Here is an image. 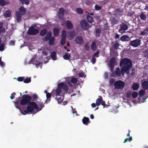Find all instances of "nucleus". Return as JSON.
I'll return each instance as SVG.
<instances>
[{
	"label": "nucleus",
	"instance_id": "f257e3e1",
	"mask_svg": "<svg viewBox=\"0 0 148 148\" xmlns=\"http://www.w3.org/2000/svg\"><path fill=\"white\" fill-rule=\"evenodd\" d=\"M123 67L121 69V74L123 75V73H126L129 74L130 70L132 67V62L130 59L128 58H124L121 60V66Z\"/></svg>",
	"mask_w": 148,
	"mask_h": 148
},
{
	"label": "nucleus",
	"instance_id": "f03ea898",
	"mask_svg": "<svg viewBox=\"0 0 148 148\" xmlns=\"http://www.w3.org/2000/svg\"><path fill=\"white\" fill-rule=\"evenodd\" d=\"M69 88L68 86L63 82H62L58 85L57 88L56 90V95L59 96L62 91L65 92H68Z\"/></svg>",
	"mask_w": 148,
	"mask_h": 148
},
{
	"label": "nucleus",
	"instance_id": "7ed1b4c3",
	"mask_svg": "<svg viewBox=\"0 0 148 148\" xmlns=\"http://www.w3.org/2000/svg\"><path fill=\"white\" fill-rule=\"evenodd\" d=\"M23 99L21 100L20 102L21 105H24L25 104H28L31 101H34V100L32 99V97L30 95H24L22 96Z\"/></svg>",
	"mask_w": 148,
	"mask_h": 148
},
{
	"label": "nucleus",
	"instance_id": "20e7f679",
	"mask_svg": "<svg viewBox=\"0 0 148 148\" xmlns=\"http://www.w3.org/2000/svg\"><path fill=\"white\" fill-rule=\"evenodd\" d=\"M28 105L27 107V110L29 112H32L34 109L36 110V109H37V104L34 102L31 101Z\"/></svg>",
	"mask_w": 148,
	"mask_h": 148
},
{
	"label": "nucleus",
	"instance_id": "39448f33",
	"mask_svg": "<svg viewBox=\"0 0 148 148\" xmlns=\"http://www.w3.org/2000/svg\"><path fill=\"white\" fill-rule=\"evenodd\" d=\"M80 25L82 29L84 30H87L90 27V25L85 20H83L80 21Z\"/></svg>",
	"mask_w": 148,
	"mask_h": 148
},
{
	"label": "nucleus",
	"instance_id": "423d86ee",
	"mask_svg": "<svg viewBox=\"0 0 148 148\" xmlns=\"http://www.w3.org/2000/svg\"><path fill=\"white\" fill-rule=\"evenodd\" d=\"M39 32V31L38 29L34 28L32 27H30L28 30L27 33L29 35H35Z\"/></svg>",
	"mask_w": 148,
	"mask_h": 148
},
{
	"label": "nucleus",
	"instance_id": "0eeeda50",
	"mask_svg": "<svg viewBox=\"0 0 148 148\" xmlns=\"http://www.w3.org/2000/svg\"><path fill=\"white\" fill-rule=\"evenodd\" d=\"M115 62V58L114 57L112 58L110 60L109 62V67L110 68L111 71H114V68Z\"/></svg>",
	"mask_w": 148,
	"mask_h": 148
},
{
	"label": "nucleus",
	"instance_id": "6e6552de",
	"mask_svg": "<svg viewBox=\"0 0 148 148\" xmlns=\"http://www.w3.org/2000/svg\"><path fill=\"white\" fill-rule=\"evenodd\" d=\"M29 63L33 64H35L36 66V67L37 68H38L39 67L40 64V63L36 61V58H32V60L29 61Z\"/></svg>",
	"mask_w": 148,
	"mask_h": 148
},
{
	"label": "nucleus",
	"instance_id": "1a4fd4ad",
	"mask_svg": "<svg viewBox=\"0 0 148 148\" xmlns=\"http://www.w3.org/2000/svg\"><path fill=\"white\" fill-rule=\"evenodd\" d=\"M140 40L138 39H136L132 41L130 45L135 47H136L140 44Z\"/></svg>",
	"mask_w": 148,
	"mask_h": 148
},
{
	"label": "nucleus",
	"instance_id": "9d476101",
	"mask_svg": "<svg viewBox=\"0 0 148 148\" xmlns=\"http://www.w3.org/2000/svg\"><path fill=\"white\" fill-rule=\"evenodd\" d=\"M24 43L27 45L30 44L34 38H23Z\"/></svg>",
	"mask_w": 148,
	"mask_h": 148
},
{
	"label": "nucleus",
	"instance_id": "9b49d317",
	"mask_svg": "<svg viewBox=\"0 0 148 148\" xmlns=\"http://www.w3.org/2000/svg\"><path fill=\"white\" fill-rule=\"evenodd\" d=\"M41 100H40L39 103H38V106L37 105V109H36L37 111L38 112L41 110L42 108L44 107V103H43L41 101Z\"/></svg>",
	"mask_w": 148,
	"mask_h": 148
},
{
	"label": "nucleus",
	"instance_id": "f8f14e48",
	"mask_svg": "<svg viewBox=\"0 0 148 148\" xmlns=\"http://www.w3.org/2000/svg\"><path fill=\"white\" fill-rule=\"evenodd\" d=\"M128 28V26L125 23H122V26H121V33H124L127 29Z\"/></svg>",
	"mask_w": 148,
	"mask_h": 148
},
{
	"label": "nucleus",
	"instance_id": "ddd939ff",
	"mask_svg": "<svg viewBox=\"0 0 148 148\" xmlns=\"http://www.w3.org/2000/svg\"><path fill=\"white\" fill-rule=\"evenodd\" d=\"M16 12H18L19 14L23 15L25 14L26 11L23 7L21 6L19 8V11H17Z\"/></svg>",
	"mask_w": 148,
	"mask_h": 148
},
{
	"label": "nucleus",
	"instance_id": "4468645a",
	"mask_svg": "<svg viewBox=\"0 0 148 148\" xmlns=\"http://www.w3.org/2000/svg\"><path fill=\"white\" fill-rule=\"evenodd\" d=\"M22 16V15L19 14L18 12H16V18L17 22L19 23L21 21Z\"/></svg>",
	"mask_w": 148,
	"mask_h": 148
},
{
	"label": "nucleus",
	"instance_id": "2eb2a0df",
	"mask_svg": "<svg viewBox=\"0 0 148 148\" xmlns=\"http://www.w3.org/2000/svg\"><path fill=\"white\" fill-rule=\"evenodd\" d=\"M83 123L86 125H87L90 123L89 119L87 117H84L82 119Z\"/></svg>",
	"mask_w": 148,
	"mask_h": 148
},
{
	"label": "nucleus",
	"instance_id": "dca6fc26",
	"mask_svg": "<svg viewBox=\"0 0 148 148\" xmlns=\"http://www.w3.org/2000/svg\"><path fill=\"white\" fill-rule=\"evenodd\" d=\"M75 41L77 43L80 45L83 44L84 42L82 38H75Z\"/></svg>",
	"mask_w": 148,
	"mask_h": 148
},
{
	"label": "nucleus",
	"instance_id": "f3484780",
	"mask_svg": "<svg viewBox=\"0 0 148 148\" xmlns=\"http://www.w3.org/2000/svg\"><path fill=\"white\" fill-rule=\"evenodd\" d=\"M140 86V84L138 83H134L133 84L132 88L133 90H137Z\"/></svg>",
	"mask_w": 148,
	"mask_h": 148
},
{
	"label": "nucleus",
	"instance_id": "a211bd4d",
	"mask_svg": "<svg viewBox=\"0 0 148 148\" xmlns=\"http://www.w3.org/2000/svg\"><path fill=\"white\" fill-rule=\"evenodd\" d=\"M114 85L115 89H120V80L115 82Z\"/></svg>",
	"mask_w": 148,
	"mask_h": 148
},
{
	"label": "nucleus",
	"instance_id": "6ab92c4d",
	"mask_svg": "<svg viewBox=\"0 0 148 148\" xmlns=\"http://www.w3.org/2000/svg\"><path fill=\"white\" fill-rule=\"evenodd\" d=\"M66 26L67 29H71L73 27V25L70 21H67L66 22Z\"/></svg>",
	"mask_w": 148,
	"mask_h": 148
},
{
	"label": "nucleus",
	"instance_id": "aec40b11",
	"mask_svg": "<svg viewBox=\"0 0 148 148\" xmlns=\"http://www.w3.org/2000/svg\"><path fill=\"white\" fill-rule=\"evenodd\" d=\"M142 86L143 89H148V81H145L142 83Z\"/></svg>",
	"mask_w": 148,
	"mask_h": 148
},
{
	"label": "nucleus",
	"instance_id": "412c9836",
	"mask_svg": "<svg viewBox=\"0 0 148 148\" xmlns=\"http://www.w3.org/2000/svg\"><path fill=\"white\" fill-rule=\"evenodd\" d=\"M47 31L46 29H43L40 32V35L41 36H43L46 35Z\"/></svg>",
	"mask_w": 148,
	"mask_h": 148
},
{
	"label": "nucleus",
	"instance_id": "4be33fe9",
	"mask_svg": "<svg viewBox=\"0 0 148 148\" xmlns=\"http://www.w3.org/2000/svg\"><path fill=\"white\" fill-rule=\"evenodd\" d=\"M145 93V91L144 90L142 89L140 90L139 92L140 97H138V99L139 100H141L142 96L144 95Z\"/></svg>",
	"mask_w": 148,
	"mask_h": 148
},
{
	"label": "nucleus",
	"instance_id": "5701e85b",
	"mask_svg": "<svg viewBox=\"0 0 148 148\" xmlns=\"http://www.w3.org/2000/svg\"><path fill=\"white\" fill-rule=\"evenodd\" d=\"M53 33L54 36H58L59 34V29L57 28H54L53 29Z\"/></svg>",
	"mask_w": 148,
	"mask_h": 148
},
{
	"label": "nucleus",
	"instance_id": "b1692460",
	"mask_svg": "<svg viewBox=\"0 0 148 148\" xmlns=\"http://www.w3.org/2000/svg\"><path fill=\"white\" fill-rule=\"evenodd\" d=\"M71 54L67 52L65 53V54L63 56V58L66 60H69L70 58Z\"/></svg>",
	"mask_w": 148,
	"mask_h": 148
},
{
	"label": "nucleus",
	"instance_id": "393cba45",
	"mask_svg": "<svg viewBox=\"0 0 148 148\" xmlns=\"http://www.w3.org/2000/svg\"><path fill=\"white\" fill-rule=\"evenodd\" d=\"M20 98L18 97L16 99V101H14V102L15 103V106L16 107L18 108V109L20 110V106H19L18 105V102H19V100L20 99Z\"/></svg>",
	"mask_w": 148,
	"mask_h": 148
},
{
	"label": "nucleus",
	"instance_id": "a878e982",
	"mask_svg": "<svg viewBox=\"0 0 148 148\" xmlns=\"http://www.w3.org/2000/svg\"><path fill=\"white\" fill-rule=\"evenodd\" d=\"M86 18L87 20L90 23H91L93 22V17L91 16L90 15L87 14L86 15Z\"/></svg>",
	"mask_w": 148,
	"mask_h": 148
},
{
	"label": "nucleus",
	"instance_id": "bb28decb",
	"mask_svg": "<svg viewBox=\"0 0 148 148\" xmlns=\"http://www.w3.org/2000/svg\"><path fill=\"white\" fill-rule=\"evenodd\" d=\"M55 38H50L49 40V44L50 45H52L54 43Z\"/></svg>",
	"mask_w": 148,
	"mask_h": 148
},
{
	"label": "nucleus",
	"instance_id": "cd10ccee",
	"mask_svg": "<svg viewBox=\"0 0 148 148\" xmlns=\"http://www.w3.org/2000/svg\"><path fill=\"white\" fill-rule=\"evenodd\" d=\"M91 47L93 51H95L97 49V46L96 45L95 42H93L91 45Z\"/></svg>",
	"mask_w": 148,
	"mask_h": 148
},
{
	"label": "nucleus",
	"instance_id": "c85d7f7f",
	"mask_svg": "<svg viewBox=\"0 0 148 148\" xmlns=\"http://www.w3.org/2000/svg\"><path fill=\"white\" fill-rule=\"evenodd\" d=\"M102 97L97 99L96 100V105L97 106H99L101 103V102H102Z\"/></svg>",
	"mask_w": 148,
	"mask_h": 148
},
{
	"label": "nucleus",
	"instance_id": "c756f323",
	"mask_svg": "<svg viewBox=\"0 0 148 148\" xmlns=\"http://www.w3.org/2000/svg\"><path fill=\"white\" fill-rule=\"evenodd\" d=\"M51 58L53 60H55V58L56 56V53L55 51L52 52L51 54Z\"/></svg>",
	"mask_w": 148,
	"mask_h": 148
},
{
	"label": "nucleus",
	"instance_id": "7c9ffc66",
	"mask_svg": "<svg viewBox=\"0 0 148 148\" xmlns=\"http://www.w3.org/2000/svg\"><path fill=\"white\" fill-rule=\"evenodd\" d=\"M110 20L113 25H114L117 23V21L114 17H111L110 18Z\"/></svg>",
	"mask_w": 148,
	"mask_h": 148
},
{
	"label": "nucleus",
	"instance_id": "2f4dec72",
	"mask_svg": "<svg viewBox=\"0 0 148 148\" xmlns=\"http://www.w3.org/2000/svg\"><path fill=\"white\" fill-rule=\"evenodd\" d=\"M11 14V12L9 10H8L5 12V13H4V16H5L6 17H9L10 16Z\"/></svg>",
	"mask_w": 148,
	"mask_h": 148
},
{
	"label": "nucleus",
	"instance_id": "473e14b6",
	"mask_svg": "<svg viewBox=\"0 0 148 148\" xmlns=\"http://www.w3.org/2000/svg\"><path fill=\"white\" fill-rule=\"evenodd\" d=\"M101 30L99 28H97L96 30V34L97 36L99 37L100 36V33Z\"/></svg>",
	"mask_w": 148,
	"mask_h": 148
},
{
	"label": "nucleus",
	"instance_id": "72a5a7b5",
	"mask_svg": "<svg viewBox=\"0 0 148 148\" xmlns=\"http://www.w3.org/2000/svg\"><path fill=\"white\" fill-rule=\"evenodd\" d=\"M140 18L143 20H145L146 19V15L143 13H142L140 16Z\"/></svg>",
	"mask_w": 148,
	"mask_h": 148
},
{
	"label": "nucleus",
	"instance_id": "f704fd0d",
	"mask_svg": "<svg viewBox=\"0 0 148 148\" xmlns=\"http://www.w3.org/2000/svg\"><path fill=\"white\" fill-rule=\"evenodd\" d=\"M116 75H118L119 76H120V70L119 68H117L115 72Z\"/></svg>",
	"mask_w": 148,
	"mask_h": 148
},
{
	"label": "nucleus",
	"instance_id": "c9c22d12",
	"mask_svg": "<svg viewBox=\"0 0 148 148\" xmlns=\"http://www.w3.org/2000/svg\"><path fill=\"white\" fill-rule=\"evenodd\" d=\"M23 4L24 3L27 5L29 3V0H20Z\"/></svg>",
	"mask_w": 148,
	"mask_h": 148
},
{
	"label": "nucleus",
	"instance_id": "e433bc0d",
	"mask_svg": "<svg viewBox=\"0 0 148 148\" xmlns=\"http://www.w3.org/2000/svg\"><path fill=\"white\" fill-rule=\"evenodd\" d=\"M114 13L116 16L120 14V9L118 8L116 9L114 11Z\"/></svg>",
	"mask_w": 148,
	"mask_h": 148
},
{
	"label": "nucleus",
	"instance_id": "4c0bfd02",
	"mask_svg": "<svg viewBox=\"0 0 148 148\" xmlns=\"http://www.w3.org/2000/svg\"><path fill=\"white\" fill-rule=\"evenodd\" d=\"M138 93L136 92H133L132 94V97L134 98H136L138 96Z\"/></svg>",
	"mask_w": 148,
	"mask_h": 148
},
{
	"label": "nucleus",
	"instance_id": "58836bf2",
	"mask_svg": "<svg viewBox=\"0 0 148 148\" xmlns=\"http://www.w3.org/2000/svg\"><path fill=\"white\" fill-rule=\"evenodd\" d=\"M76 11L79 14H82L83 13V11L81 8H77Z\"/></svg>",
	"mask_w": 148,
	"mask_h": 148
},
{
	"label": "nucleus",
	"instance_id": "ea45409f",
	"mask_svg": "<svg viewBox=\"0 0 148 148\" xmlns=\"http://www.w3.org/2000/svg\"><path fill=\"white\" fill-rule=\"evenodd\" d=\"M31 81V79L30 78H28L25 79L23 81L24 83H28L30 82Z\"/></svg>",
	"mask_w": 148,
	"mask_h": 148
},
{
	"label": "nucleus",
	"instance_id": "a19ab883",
	"mask_svg": "<svg viewBox=\"0 0 148 148\" xmlns=\"http://www.w3.org/2000/svg\"><path fill=\"white\" fill-rule=\"evenodd\" d=\"M71 82L73 84H76L77 82V79L75 78H73L71 80Z\"/></svg>",
	"mask_w": 148,
	"mask_h": 148
},
{
	"label": "nucleus",
	"instance_id": "79ce46f5",
	"mask_svg": "<svg viewBox=\"0 0 148 148\" xmlns=\"http://www.w3.org/2000/svg\"><path fill=\"white\" fill-rule=\"evenodd\" d=\"M66 38H62L61 43L62 45H64L66 42Z\"/></svg>",
	"mask_w": 148,
	"mask_h": 148
},
{
	"label": "nucleus",
	"instance_id": "37998d69",
	"mask_svg": "<svg viewBox=\"0 0 148 148\" xmlns=\"http://www.w3.org/2000/svg\"><path fill=\"white\" fill-rule=\"evenodd\" d=\"M52 34L51 31H49L48 32H47L46 34V35L45 37H54L53 36H52Z\"/></svg>",
	"mask_w": 148,
	"mask_h": 148
},
{
	"label": "nucleus",
	"instance_id": "c03bdc74",
	"mask_svg": "<svg viewBox=\"0 0 148 148\" xmlns=\"http://www.w3.org/2000/svg\"><path fill=\"white\" fill-rule=\"evenodd\" d=\"M58 13H60V14H64V10L63 8H61L59 9Z\"/></svg>",
	"mask_w": 148,
	"mask_h": 148
},
{
	"label": "nucleus",
	"instance_id": "a18cd8bd",
	"mask_svg": "<svg viewBox=\"0 0 148 148\" xmlns=\"http://www.w3.org/2000/svg\"><path fill=\"white\" fill-rule=\"evenodd\" d=\"M132 95L131 92L130 91L128 92L126 94V96L127 98H130Z\"/></svg>",
	"mask_w": 148,
	"mask_h": 148
},
{
	"label": "nucleus",
	"instance_id": "49530a36",
	"mask_svg": "<svg viewBox=\"0 0 148 148\" xmlns=\"http://www.w3.org/2000/svg\"><path fill=\"white\" fill-rule=\"evenodd\" d=\"M66 31L63 29L62 31V37H66Z\"/></svg>",
	"mask_w": 148,
	"mask_h": 148
},
{
	"label": "nucleus",
	"instance_id": "de8ad7c7",
	"mask_svg": "<svg viewBox=\"0 0 148 148\" xmlns=\"http://www.w3.org/2000/svg\"><path fill=\"white\" fill-rule=\"evenodd\" d=\"M32 96L33 98L34 99H33L32 98V99L34 100V101L37 100V99L38 98V96L36 94H33Z\"/></svg>",
	"mask_w": 148,
	"mask_h": 148
},
{
	"label": "nucleus",
	"instance_id": "09e8293b",
	"mask_svg": "<svg viewBox=\"0 0 148 148\" xmlns=\"http://www.w3.org/2000/svg\"><path fill=\"white\" fill-rule=\"evenodd\" d=\"M4 49V45L3 43H2L0 45V51H3Z\"/></svg>",
	"mask_w": 148,
	"mask_h": 148
},
{
	"label": "nucleus",
	"instance_id": "8fccbe9b",
	"mask_svg": "<svg viewBox=\"0 0 148 148\" xmlns=\"http://www.w3.org/2000/svg\"><path fill=\"white\" fill-rule=\"evenodd\" d=\"M115 81L114 79L113 78H111L110 79L109 82H110V85H112L113 84Z\"/></svg>",
	"mask_w": 148,
	"mask_h": 148
},
{
	"label": "nucleus",
	"instance_id": "3c124183",
	"mask_svg": "<svg viewBox=\"0 0 148 148\" xmlns=\"http://www.w3.org/2000/svg\"><path fill=\"white\" fill-rule=\"evenodd\" d=\"M132 140V137H130L129 138H126L124 142V143H125L128 140L129 141V142H130Z\"/></svg>",
	"mask_w": 148,
	"mask_h": 148
},
{
	"label": "nucleus",
	"instance_id": "603ef678",
	"mask_svg": "<svg viewBox=\"0 0 148 148\" xmlns=\"http://www.w3.org/2000/svg\"><path fill=\"white\" fill-rule=\"evenodd\" d=\"M141 34L143 36H145L147 34V30H144L141 33Z\"/></svg>",
	"mask_w": 148,
	"mask_h": 148
},
{
	"label": "nucleus",
	"instance_id": "864d4df0",
	"mask_svg": "<svg viewBox=\"0 0 148 148\" xmlns=\"http://www.w3.org/2000/svg\"><path fill=\"white\" fill-rule=\"evenodd\" d=\"M89 47L88 44H86L84 45V48L86 51H88L89 49Z\"/></svg>",
	"mask_w": 148,
	"mask_h": 148
},
{
	"label": "nucleus",
	"instance_id": "5fc2aeb1",
	"mask_svg": "<svg viewBox=\"0 0 148 148\" xmlns=\"http://www.w3.org/2000/svg\"><path fill=\"white\" fill-rule=\"evenodd\" d=\"M96 61V59L95 57H94V56H92L91 60V62H92V63L93 64H95V63Z\"/></svg>",
	"mask_w": 148,
	"mask_h": 148
},
{
	"label": "nucleus",
	"instance_id": "6e6d98bb",
	"mask_svg": "<svg viewBox=\"0 0 148 148\" xmlns=\"http://www.w3.org/2000/svg\"><path fill=\"white\" fill-rule=\"evenodd\" d=\"M0 5L2 6H4L5 5V3L4 0L0 1Z\"/></svg>",
	"mask_w": 148,
	"mask_h": 148
},
{
	"label": "nucleus",
	"instance_id": "4d7b16f0",
	"mask_svg": "<svg viewBox=\"0 0 148 148\" xmlns=\"http://www.w3.org/2000/svg\"><path fill=\"white\" fill-rule=\"evenodd\" d=\"M24 77H18L17 78V80L19 82H22L24 81Z\"/></svg>",
	"mask_w": 148,
	"mask_h": 148
},
{
	"label": "nucleus",
	"instance_id": "13d9d810",
	"mask_svg": "<svg viewBox=\"0 0 148 148\" xmlns=\"http://www.w3.org/2000/svg\"><path fill=\"white\" fill-rule=\"evenodd\" d=\"M111 72L112 73H110V77H115L116 75L115 72H114L113 71Z\"/></svg>",
	"mask_w": 148,
	"mask_h": 148
},
{
	"label": "nucleus",
	"instance_id": "bf43d9fd",
	"mask_svg": "<svg viewBox=\"0 0 148 148\" xmlns=\"http://www.w3.org/2000/svg\"><path fill=\"white\" fill-rule=\"evenodd\" d=\"M95 9L97 10H99L101 9V7L97 5H96L95 6Z\"/></svg>",
	"mask_w": 148,
	"mask_h": 148
},
{
	"label": "nucleus",
	"instance_id": "052dcab7",
	"mask_svg": "<svg viewBox=\"0 0 148 148\" xmlns=\"http://www.w3.org/2000/svg\"><path fill=\"white\" fill-rule=\"evenodd\" d=\"M99 51H97V52L95 53L93 55V56H94V57H98L99 56L98 55L99 54Z\"/></svg>",
	"mask_w": 148,
	"mask_h": 148
},
{
	"label": "nucleus",
	"instance_id": "680f3d73",
	"mask_svg": "<svg viewBox=\"0 0 148 148\" xmlns=\"http://www.w3.org/2000/svg\"><path fill=\"white\" fill-rule=\"evenodd\" d=\"M68 33L70 35V37H73L74 33L73 32H69Z\"/></svg>",
	"mask_w": 148,
	"mask_h": 148
},
{
	"label": "nucleus",
	"instance_id": "e2e57ef3",
	"mask_svg": "<svg viewBox=\"0 0 148 148\" xmlns=\"http://www.w3.org/2000/svg\"><path fill=\"white\" fill-rule=\"evenodd\" d=\"M5 31V29H0V35H2Z\"/></svg>",
	"mask_w": 148,
	"mask_h": 148
},
{
	"label": "nucleus",
	"instance_id": "0e129e2a",
	"mask_svg": "<svg viewBox=\"0 0 148 148\" xmlns=\"http://www.w3.org/2000/svg\"><path fill=\"white\" fill-rule=\"evenodd\" d=\"M134 13L133 12H129L127 14V15L128 16H130V17H131L133 14H134Z\"/></svg>",
	"mask_w": 148,
	"mask_h": 148
},
{
	"label": "nucleus",
	"instance_id": "69168bd1",
	"mask_svg": "<svg viewBox=\"0 0 148 148\" xmlns=\"http://www.w3.org/2000/svg\"><path fill=\"white\" fill-rule=\"evenodd\" d=\"M101 105L103 106V108H105V107H106V106H105L106 105L105 104V102L103 100L102 101V102H101Z\"/></svg>",
	"mask_w": 148,
	"mask_h": 148
},
{
	"label": "nucleus",
	"instance_id": "338daca9",
	"mask_svg": "<svg viewBox=\"0 0 148 148\" xmlns=\"http://www.w3.org/2000/svg\"><path fill=\"white\" fill-rule=\"evenodd\" d=\"M16 93L15 92H13L12 93L11 95V96H10V98L11 99H13L15 97V95H16Z\"/></svg>",
	"mask_w": 148,
	"mask_h": 148
},
{
	"label": "nucleus",
	"instance_id": "774afa93",
	"mask_svg": "<svg viewBox=\"0 0 148 148\" xmlns=\"http://www.w3.org/2000/svg\"><path fill=\"white\" fill-rule=\"evenodd\" d=\"M15 41L14 40H11L9 42V45H13L15 44Z\"/></svg>",
	"mask_w": 148,
	"mask_h": 148
}]
</instances>
